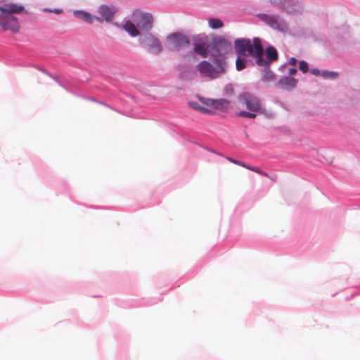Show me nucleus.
<instances>
[{"label": "nucleus", "mask_w": 360, "mask_h": 360, "mask_svg": "<svg viewBox=\"0 0 360 360\" xmlns=\"http://www.w3.org/2000/svg\"><path fill=\"white\" fill-rule=\"evenodd\" d=\"M44 11L60 14V13H63V9H61V8H54V9L44 8Z\"/></svg>", "instance_id": "28"}, {"label": "nucleus", "mask_w": 360, "mask_h": 360, "mask_svg": "<svg viewBox=\"0 0 360 360\" xmlns=\"http://www.w3.org/2000/svg\"><path fill=\"white\" fill-rule=\"evenodd\" d=\"M73 15L78 20H82L88 24H92L96 18V15L84 10H74Z\"/></svg>", "instance_id": "15"}, {"label": "nucleus", "mask_w": 360, "mask_h": 360, "mask_svg": "<svg viewBox=\"0 0 360 360\" xmlns=\"http://www.w3.org/2000/svg\"><path fill=\"white\" fill-rule=\"evenodd\" d=\"M296 63H297V59L294 57L290 58V59L289 60V64L295 66V65H296Z\"/></svg>", "instance_id": "30"}, {"label": "nucleus", "mask_w": 360, "mask_h": 360, "mask_svg": "<svg viewBox=\"0 0 360 360\" xmlns=\"http://www.w3.org/2000/svg\"><path fill=\"white\" fill-rule=\"evenodd\" d=\"M285 68H286V65H285V64H284V65H281V66L279 68V69L281 70V69Z\"/></svg>", "instance_id": "33"}, {"label": "nucleus", "mask_w": 360, "mask_h": 360, "mask_svg": "<svg viewBox=\"0 0 360 360\" xmlns=\"http://www.w3.org/2000/svg\"><path fill=\"white\" fill-rule=\"evenodd\" d=\"M262 66L264 67V74L262 76V80L264 82H266L274 80L276 78V75L274 73V72H272L270 70V68H269L270 64H269L268 65H262Z\"/></svg>", "instance_id": "18"}, {"label": "nucleus", "mask_w": 360, "mask_h": 360, "mask_svg": "<svg viewBox=\"0 0 360 360\" xmlns=\"http://www.w3.org/2000/svg\"><path fill=\"white\" fill-rule=\"evenodd\" d=\"M153 18L149 13H144L139 10H136L131 15V20H127L123 28L131 37H137L140 34V30L150 31L153 27Z\"/></svg>", "instance_id": "2"}, {"label": "nucleus", "mask_w": 360, "mask_h": 360, "mask_svg": "<svg viewBox=\"0 0 360 360\" xmlns=\"http://www.w3.org/2000/svg\"><path fill=\"white\" fill-rule=\"evenodd\" d=\"M256 113H259V112H247V111H240L237 113V115L238 117H247V118H250V119H254L257 116V114Z\"/></svg>", "instance_id": "23"}, {"label": "nucleus", "mask_w": 360, "mask_h": 360, "mask_svg": "<svg viewBox=\"0 0 360 360\" xmlns=\"http://www.w3.org/2000/svg\"><path fill=\"white\" fill-rule=\"evenodd\" d=\"M200 99L202 104L205 105L207 107L213 108L214 99L203 98H200Z\"/></svg>", "instance_id": "26"}, {"label": "nucleus", "mask_w": 360, "mask_h": 360, "mask_svg": "<svg viewBox=\"0 0 360 360\" xmlns=\"http://www.w3.org/2000/svg\"><path fill=\"white\" fill-rule=\"evenodd\" d=\"M202 148H203L205 150H207V151H208V149H210V148H209V147H207V146H202Z\"/></svg>", "instance_id": "35"}, {"label": "nucleus", "mask_w": 360, "mask_h": 360, "mask_svg": "<svg viewBox=\"0 0 360 360\" xmlns=\"http://www.w3.org/2000/svg\"><path fill=\"white\" fill-rule=\"evenodd\" d=\"M166 40L169 44L176 51H179L183 47L190 44L191 43L188 37L178 32L169 34L167 37Z\"/></svg>", "instance_id": "9"}, {"label": "nucleus", "mask_w": 360, "mask_h": 360, "mask_svg": "<svg viewBox=\"0 0 360 360\" xmlns=\"http://www.w3.org/2000/svg\"><path fill=\"white\" fill-rule=\"evenodd\" d=\"M194 51L203 57H206L210 53V43L205 44L204 43H194Z\"/></svg>", "instance_id": "16"}, {"label": "nucleus", "mask_w": 360, "mask_h": 360, "mask_svg": "<svg viewBox=\"0 0 360 360\" xmlns=\"http://www.w3.org/2000/svg\"><path fill=\"white\" fill-rule=\"evenodd\" d=\"M247 169L251 170V171H253L255 172H257L258 174H263L266 176H267V174L266 173H264V172H262L259 168L258 167H252V166H250L248 165V167H247Z\"/></svg>", "instance_id": "27"}, {"label": "nucleus", "mask_w": 360, "mask_h": 360, "mask_svg": "<svg viewBox=\"0 0 360 360\" xmlns=\"http://www.w3.org/2000/svg\"><path fill=\"white\" fill-rule=\"evenodd\" d=\"M37 69L39 71H41V72H43L44 74H45L46 75H47L48 77H49L50 78L53 79L59 86H60L62 88H63L66 91H68L72 94L77 95L73 90V88L75 86L70 84L68 81L65 79L62 76L57 75H53L43 68L39 67V68H37Z\"/></svg>", "instance_id": "10"}, {"label": "nucleus", "mask_w": 360, "mask_h": 360, "mask_svg": "<svg viewBox=\"0 0 360 360\" xmlns=\"http://www.w3.org/2000/svg\"><path fill=\"white\" fill-rule=\"evenodd\" d=\"M188 106L193 109V110H198L202 113H211L212 112V110L205 108V107H202L198 102L197 101H189L188 102Z\"/></svg>", "instance_id": "19"}, {"label": "nucleus", "mask_w": 360, "mask_h": 360, "mask_svg": "<svg viewBox=\"0 0 360 360\" xmlns=\"http://www.w3.org/2000/svg\"><path fill=\"white\" fill-rule=\"evenodd\" d=\"M98 13L99 16H96L95 20L99 22H110L112 20V8L107 5H101L98 8Z\"/></svg>", "instance_id": "13"}, {"label": "nucleus", "mask_w": 360, "mask_h": 360, "mask_svg": "<svg viewBox=\"0 0 360 360\" xmlns=\"http://www.w3.org/2000/svg\"><path fill=\"white\" fill-rule=\"evenodd\" d=\"M297 72V69L294 68H289L288 73L290 75H293Z\"/></svg>", "instance_id": "31"}, {"label": "nucleus", "mask_w": 360, "mask_h": 360, "mask_svg": "<svg viewBox=\"0 0 360 360\" xmlns=\"http://www.w3.org/2000/svg\"><path fill=\"white\" fill-rule=\"evenodd\" d=\"M284 13L289 15L299 16L303 14L304 6L302 0H289Z\"/></svg>", "instance_id": "12"}, {"label": "nucleus", "mask_w": 360, "mask_h": 360, "mask_svg": "<svg viewBox=\"0 0 360 360\" xmlns=\"http://www.w3.org/2000/svg\"><path fill=\"white\" fill-rule=\"evenodd\" d=\"M208 151H210V152H211V153H214V154H216V155H217L223 156V155H222L221 153H218V152H217V151H216L215 150L212 149V148H210V149H208Z\"/></svg>", "instance_id": "32"}, {"label": "nucleus", "mask_w": 360, "mask_h": 360, "mask_svg": "<svg viewBox=\"0 0 360 360\" xmlns=\"http://www.w3.org/2000/svg\"><path fill=\"white\" fill-rule=\"evenodd\" d=\"M209 25L214 30L221 28L223 26V22L221 20L217 18H210L209 20Z\"/></svg>", "instance_id": "21"}, {"label": "nucleus", "mask_w": 360, "mask_h": 360, "mask_svg": "<svg viewBox=\"0 0 360 360\" xmlns=\"http://www.w3.org/2000/svg\"><path fill=\"white\" fill-rule=\"evenodd\" d=\"M310 72L313 75H315V76H318V75H321V71H320L319 69L317 68H311L310 70Z\"/></svg>", "instance_id": "29"}, {"label": "nucleus", "mask_w": 360, "mask_h": 360, "mask_svg": "<svg viewBox=\"0 0 360 360\" xmlns=\"http://www.w3.org/2000/svg\"><path fill=\"white\" fill-rule=\"evenodd\" d=\"M299 68L303 73H307L309 71L308 63L304 60H300L299 63Z\"/></svg>", "instance_id": "24"}, {"label": "nucleus", "mask_w": 360, "mask_h": 360, "mask_svg": "<svg viewBox=\"0 0 360 360\" xmlns=\"http://www.w3.org/2000/svg\"><path fill=\"white\" fill-rule=\"evenodd\" d=\"M37 69L39 71H41V72H43L44 74H45L46 75H47L48 77H49L50 78L53 79L59 86H60L62 88H63L66 91H68L72 94L77 95L73 90V88L75 86L70 84L68 81L65 79L62 76L57 75H53L43 68L39 67V68H37Z\"/></svg>", "instance_id": "11"}, {"label": "nucleus", "mask_w": 360, "mask_h": 360, "mask_svg": "<svg viewBox=\"0 0 360 360\" xmlns=\"http://www.w3.org/2000/svg\"><path fill=\"white\" fill-rule=\"evenodd\" d=\"M245 56L238 55L236 60V67L237 70L240 71L247 67L248 60L245 58Z\"/></svg>", "instance_id": "20"}, {"label": "nucleus", "mask_w": 360, "mask_h": 360, "mask_svg": "<svg viewBox=\"0 0 360 360\" xmlns=\"http://www.w3.org/2000/svg\"><path fill=\"white\" fill-rule=\"evenodd\" d=\"M89 98V100H91V101H96V100L94 98H93V97H89V98Z\"/></svg>", "instance_id": "34"}, {"label": "nucleus", "mask_w": 360, "mask_h": 360, "mask_svg": "<svg viewBox=\"0 0 360 360\" xmlns=\"http://www.w3.org/2000/svg\"><path fill=\"white\" fill-rule=\"evenodd\" d=\"M238 101L240 103L245 105L249 111L259 112V114H263L269 117L272 116L271 112H267L262 108L259 99L250 92L240 94L238 96Z\"/></svg>", "instance_id": "6"}, {"label": "nucleus", "mask_w": 360, "mask_h": 360, "mask_svg": "<svg viewBox=\"0 0 360 360\" xmlns=\"http://www.w3.org/2000/svg\"><path fill=\"white\" fill-rule=\"evenodd\" d=\"M236 52L240 56H250L256 59L258 65H268L278 59L276 49L269 46L266 53L258 37H255L252 42L250 39H237L234 41Z\"/></svg>", "instance_id": "1"}, {"label": "nucleus", "mask_w": 360, "mask_h": 360, "mask_svg": "<svg viewBox=\"0 0 360 360\" xmlns=\"http://www.w3.org/2000/svg\"><path fill=\"white\" fill-rule=\"evenodd\" d=\"M297 82L298 80L295 78L290 76H283L278 79L277 85L285 89L291 90L297 86Z\"/></svg>", "instance_id": "14"}, {"label": "nucleus", "mask_w": 360, "mask_h": 360, "mask_svg": "<svg viewBox=\"0 0 360 360\" xmlns=\"http://www.w3.org/2000/svg\"><path fill=\"white\" fill-rule=\"evenodd\" d=\"M25 9L22 5L2 2L0 4V25L4 30H11L16 32L20 28L18 18L13 13H20Z\"/></svg>", "instance_id": "3"}, {"label": "nucleus", "mask_w": 360, "mask_h": 360, "mask_svg": "<svg viewBox=\"0 0 360 360\" xmlns=\"http://www.w3.org/2000/svg\"><path fill=\"white\" fill-rule=\"evenodd\" d=\"M258 18L273 30L285 33L289 30L285 18L278 14L259 13Z\"/></svg>", "instance_id": "7"}, {"label": "nucleus", "mask_w": 360, "mask_h": 360, "mask_svg": "<svg viewBox=\"0 0 360 360\" xmlns=\"http://www.w3.org/2000/svg\"><path fill=\"white\" fill-rule=\"evenodd\" d=\"M232 51V44L228 39L217 36L210 42V56L226 62V56L228 53Z\"/></svg>", "instance_id": "5"}, {"label": "nucleus", "mask_w": 360, "mask_h": 360, "mask_svg": "<svg viewBox=\"0 0 360 360\" xmlns=\"http://www.w3.org/2000/svg\"><path fill=\"white\" fill-rule=\"evenodd\" d=\"M210 62L202 60L195 67L200 76L207 80L219 78L226 72L227 68V63L222 62V60L214 58H210Z\"/></svg>", "instance_id": "4"}, {"label": "nucleus", "mask_w": 360, "mask_h": 360, "mask_svg": "<svg viewBox=\"0 0 360 360\" xmlns=\"http://www.w3.org/2000/svg\"><path fill=\"white\" fill-rule=\"evenodd\" d=\"M226 159L229 162H231L233 164H236L237 165L241 166L243 167L247 168V167H248V165L247 164H245L244 162H241V161L237 160L236 159H233V158H229V157H227Z\"/></svg>", "instance_id": "25"}, {"label": "nucleus", "mask_w": 360, "mask_h": 360, "mask_svg": "<svg viewBox=\"0 0 360 360\" xmlns=\"http://www.w3.org/2000/svg\"><path fill=\"white\" fill-rule=\"evenodd\" d=\"M338 75V74L336 72L329 70H323L321 73V76L323 79H335Z\"/></svg>", "instance_id": "22"}, {"label": "nucleus", "mask_w": 360, "mask_h": 360, "mask_svg": "<svg viewBox=\"0 0 360 360\" xmlns=\"http://www.w3.org/2000/svg\"><path fill=\"white\" fill-rule=\"evenodd\" d=\"M140 46L148 52L158 55L162 51V46L160 39L148 32L139 35Z\"/></svg>", "instance_id": "8"}, {"label": "nucleus", "mask_w": 360, "mask_h": 360, "mask_svg": "<svg viewBox=\"0 0 360 360\" xmlns=\"http://www.w3.org/2000/svg\"><path fill=\"white\" fill-rule=\"evenodd\" d=\"M229 106V101L224 98L214 99L213 108L226 111Z\"/></svg>", "instance_id": "17"}]
</instances>
